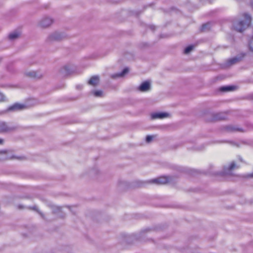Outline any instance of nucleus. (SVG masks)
<instances>
[{
  "label": "nucleus",
  "mask_w": 253,
  "mask_h": 253,
  "mask_svg": "<svg viewBox=\"0 0 253 253\" xmlns=\"http://www.w3.org/2000/svg\"><path fill=\"white\" fill-rule=\"evenodd\" d=\"M20 35V33L17 31H14L9 34L8 38L11 41H14L18 39Z\"/></svg>",
  "instance_id": "dca6fc26"
},
{
  "label": "nucleus",
  "mask_w": 253,
  "mask_h": 253,
  "mask_svg": "<svg viewBox=\"0 0 253 253\" xmlns=\"http://www.w3.org/2000/svg\"><path fill=\"white\" fill-rule=\"evenodd\" d=\"M240 167L236 164L234 161L231 162L229 165L225 166L223 169V173L225 175H232V171Z\"/></svg>",
  "instance_id": "39448f33"
},
{
  "label": "nucleus",
  "mask_w": 253,
  "mask_h": 253,
  "mask_svg": "<svg viewBox=\"0 0 253 253\" xmlns=\"http://www.w3.org/2000/svg\"><path fill=\"white\" fill-rule=\"evenodd\" d=\"M99 173V170L98 169H95L91 171V173L94 175L97 174Z\"/></svg>",
  "instance_id": "cd10ccee"
},
{
  "label": "nucleus",
  "mask_w": 253,
  "mask_h": 253,
  "mask_svg": "<svg viewBox=\"0 0 253 253\" xmlns=\"http://www.w3.org/2000/svg\"><path fill=\"white\" fill-rule=\"evenodd\" d=\"M238 158L241 162H243L242 158L240 156H239Z\"/></svg>",
  "instance_id": "72a5a7b5"
},
{
  "label": "nucleus",
  "mask_w": 253,
  "mask_h": 253,
  "mask_svg": "<svg viewBox=\"0 0 253 253\" xmlns=\"http://www.w3.org/2000/svg\"><path fill=\"white\" fill-rule=\"evenodd\" d=\"M17 127L13 126L11 124L3 122H0V133H8L14 131L17 129Z\"/></svg>",
  "instance_id": "20e7f679"
},
{
  "label": "nucleus",
  "mask_w": 253,
  "mask_h": 253,
  "mask_svg": "<svg viewBox=\"0 0 253 253\" xmlns=\"http://www.w3.org/2000/svg\"><path fill=\"white\" fill-rule=\"evenodd\" d=\"M225 129L227 131L230 132L243 131L242 128L233 125L226 126H225Z\"/></svg>",
  "instance_id": "ddd939ff"
},
{
  "label": "nucleus",
  "mask_w": 253,
  "mask_h": 253,
  "mask_svg": "<svg viewBox=\"0 0 253 253\" xmlns=\"http://www.w3.org/2000/svg\"><path fill=\"white\" fill-rule=\"evenodd\" d=\"M28 209L36 211L38 213H39V214L41 216V217L43 219H45L44 214L42 212H41L39 210H38L37 207L36 206H34L32 207H29Z\"/></svg>",
  "instance_id": "412c9836"
},
{
  "label": "nucleus",
  "mask_w": 253,
  "mask_h": 253,
  "mask_svg": "<svg viewBox=\"0 0 253 253\" xmlns=\"http://www.w3.org/2000/svg\"><path fill=\"white\" fill-rule=\"evenodd\" d=\"M226 118L225 114L224 113H220L216 114L215 115V119L217 120H224Z\"/></svg>",
  "instance_id": "aec40b11"
},
{
  "label": "nucleus",
  "mask_w": 253,
  "mask_h": 253,
  "mask_svg": "<svg viewBox=\"0 0 253 253\" xmlns=\"http://www.w3.org/2000/svg\"><path fill=\"white\" fill-rule=\"evenodd\" d=\"M5 98V97L3 94L0 93V102L5 101L6 100Z\"/></svg>",
  "instance_id": "bb28decb"
},
{
  "label": "nucleus",
  "mask_w": 253,
  "mask_h": 253,
  "mask_svg": "<svg viewBox=\"0 0 253 253\" xmlns=\"http://www.w3.org/2000/svg\"><path fill=\"white\" fill-rule=\"evenodd\" d=\"M128 69L127 68H125L121 72L117 74L112 75L111 77L112 78H116L119 77H122L128 72Z\"/></svg>",
  "instance_id": "2eb2a0df"
},
{
  "label": "nucleus",
  "mask_w": 253,
  "mask_h": 253,
  "mask_svg": "<svg viewBox=\"0 0 253 253\" xmlns=\"http://www.w3.org/2000/svg\"><path fill=\"white\" fill-rule=\"evenodd\" d=\"M99 82V77L98 76H92L88 82L89 85L93 86L97 85Z\"/></svg>",
  "instance_id": "4468645a"
},
{
  "label": "nucleus",
  "mask_w": 253,
  "mask_h": 253,
  "mask_svg": "<svg viewBox=\"0 0 253 253\" xmlns=\"http://www.w3.org/2000/svg\"><path fill=\"white\" fill-rule=\"evenodd\" d=\"M7 151L3 150L0 151V160L8 159L9 157L7 156Z\"/></svg>",
  "instance_id": "6ab92c4d"
},
{
  "label": "nucleus",
  "mask_w": 253,
  "mask_h": 253,
  "mask_svg": "<svg viewBox=\"0 0 253 253\" xmlns=\"http://www.w3.org/2000/svg\"><path fill=\"white\" fill-rule=\"evenodd\" d=\"M53 19L48 17L42 18L39 23V26L42 28H46L50 26L53 23Z\"/></svg>",
  "instance_id": "423d86ee"
},
{
  "label": "nucleus",
  "mask_w": 253,
  "mask_h": 253,
  "mask_svg": "<svg viewBox=\"0 0 253 253\" xmlns=\"http://www.w3.org/2000/svg\"><path fill=\"white\" fill-rule=\"evenodd\" d=\"M26 108V106L19 103H15L13 105L10 106L8 110L9 111H20Z\"/></svg>",
  "instance_id": "f8f14e48"
},
{
  "label": "nucleus",
  "mask_w": 253,
  "mask_h": 253,
  "mask_svg": "<svg viewBox=\"0 0 253 253\" xmlns=\"http://www.w3.org/2000/svg\"><path fill=\"white\" fill-rule=\"evenodd\" d=\"M76 87H77V88H78V89H81V88H82V85H77V86H76Z\"/></svg>",
  "instance_id": "2f4dec72"
},
{
  "label": "nucleus",
  "mask_w": 253,
  "mask_h": 253,
  "mask_svg": "<svg viewBox=\"0 0 253 253\" xmlns=\"http://www.w3.org/2000/svg\"><path fill=\"white\" fill-rule=\"evenodd\" d=\"M66 38V35L62 32L55 31L50 34L46 39L47 43H51L54 42H60Z\"/></svg>",
  "instance_id": "f03ea898"
},
{
  "label": "nucleus",
  "mask_w": 253,
  "mask_h": 253,
  "mask_svg": "<svg viewBox=\"0 0 253 253\" xmlns=\"http://www.w3.org/2000/svg\"><path fill=\"white\" fill-rule=\"evenodd\" d=\"M155 137L153 135H147L146 137V141L147 143H150L153 139Z\"/></svg>",
  "instance_id": "393cba45"
},
{
  "label": "nucleus",
  "mask_w": 253,
  "mask_h": 253,
  "mask_svg": "<svg viewBox=\"0 0 253 253\" xmlns=\"http://www.w3.org/2000/svg\"><path fill=\"white\" fill-rule=\"evenodd\" d=\"M245 54L241 53L234 57L229 59L227 61V64L228 66H231L237 64L242 60Z\"/></svg>",
  "instance_id": "6e6552de"
},
{
  "label": "nucleus",
  "mask_w": 253,
  "mask_h": 253,
  "mask_svg": "<svg viewBox=\"0 0 253 253\" xmlns=\"http://www.w3.org/2000/svg\"><path fill=\"white\" fill-rule=\"evenodd\" d=\"M25 75L31 78L41 79L43 77V73L40 71H26Z\"/></svg>",
  "instance_id": "0eeeda50"
},
{
  "label": "nucleus",
  "mask_w": 253,
  "mask_h": 253,
  "mask_svg": "<svg viewBox=\"0 0 253 253\" xmlns=\"http://www.w3.org/2000/svg\"><path fill=\"white\" fill-rule=\"evenodd\" d=\"M49 207L50 208L54 213H58L61 211V207L52 204H49Z\"/></svg>",
  "instance_id": "f3484780"
},
{
  "label": "nucleus",
  "mask_w": 253,
  "mask_h": 253,
  "mask_svg": "<svg viewBox=\"0 0 253 253\" xmlns=\"http://www.w3.org/2000/svg\"><path fill=\"white\" fill-rule=\"evenodd\" d=\"M93 94L96 97H101L102 95V91L101 90H96L92 92Z\"/></svg>",
  "instance_id": "4be33fe9"
},
{
  "label": "nucleus",
  "mask_w": 253,
  "mask_h": 253,
  "mask_svg": "<svg viewBox=\"0 0 253 253\" xmlns=\"http://www.w3.org/2000/svg\"><path fill=\"white\" fill-rule=\"evenodd\" d=\"M223 142H227L226 141H221V142H219V143H223Z\"/></svg>",
  "instance_id": "c9c22d12"
},
{
  "label": "nucleus",
  "mask_w": 253,
  "mask_h": 253,
  "mask_svg": "<svg viewBox=\"0 0 253 253\" xmlns=\"http://www.w3.org/2000/svg\"><path fill=\"white\" fill-rule=\"evenodd\" d=\"M194 48L193 45H189L185 48L184 49V53L188 54L190 52H191Z\"/></svg>",
  "instance_id": "b1692460"
},
{
  "label": "nucleus",
  "mask_w": 253,
  "mask_h": 253,
  "mask_svg": "<svg viewBox=\"0 0 253 253\" xmlns=\"http://www.w3.org/2000/svg\"><path fill=\"white\" fill-rule=\"evenodd\" d=\"M210 23H206L203 24L201 30L202 31H206L210 29Z\"/></svg>",
  "instance_id": "5701e85b"
},
{
  "label": "nucleus",
  "mask_w": 253,
  "mask_h": 253,
  "mask_svg": "<svg viewBox=\"0 0 253 253\" xmlns=\"http://www.w3.org/2000/svg\"><path fill=\"white\" fill-rule=\"evenodd\" d=\"M249 47L251 51L253 52V37L249 42Z\"/></svg>",
  "instance_id": "a878e982"
},
{
  "label": "nucleus",
  "mask_w": 253,
  "mask_h": 253,
  "mask_svg": "<svg viewBox=\"0 0 253 253\" xmlns=\"http://www.w3.org/2000/svg\"><path fill=\"white\" fill-rule=\"evenodd\" d=\"M138 90L141 92H147L151 89V84L149 81L143 82L138 87Z\"/></svg>",
  "instance_id": "9d476101"
},
{
  "label": "nucleus",
  "mask_w": 253,
  "mask_h": 253,
  "mask_svg": "<svg viewBox=\"0 0 253 253\" xmlns=\"http://www.w3.org/2000/svg\"><path fill=\"white\" fill-rule=\"evenodd\" d=\"M205 148V146L204 145H202L200 147H197L195 149L197 150H202Z\"/></svg>",
  "instance_id": "c85d7f7f"
},
{
  "label": "nucleus",
  "mask_w": 253,
  "mask_h": 253,
  "mask_svg": "<svg viewBox=\"0 0 253 253\" xmlns=\"http://www.w3.org/2000/svg\"><path fill=\"white\" fill-rule=\"evenodd\" d=\"M248 177H253V172L252 173L249 174Z\"/></svg>",
  "instance_id": "473e14b6"
},
{
  "label": "nucleus",
  "mask_w": 253,
  "mask_h": 253,
  "mask_svg": "<svg viewBox=\"0 0 253 253\" xmlns=\"http://www.w3.org/2000/svg\"><path fill=\"white\" fill-rule=\"evenodd\" d=\"M244 20H241L234 23L235 29L239 32H242L250 25L251 22V16L250 15L245 13L244 14Z\"/></svg>",
  "instance_id": "f257e3e1"
},
{
  "label": "nucleus",
  "mask_w": 253,
  "mask_h": 253,
  "mask_svg": "<svg viewBox=\"0 0 253 253\" xmlns=\"http://www.w3.org/2000/svg\"><path fill=\"white\" fill-rule=\"evenodd\" d=\"M235 88V86H222L220 88V90L221 91H229L234 90Z\"/></svg>",
  "instance_id": "a211bd4d"
},
{
  "label": "nucleus",
  "mask_w": 253,
  "mask_h": 253,
  "mask_svg": "<svg viewBox=\"0 0 253 253\" xmlns=\"http://www.w3.org/2000/svg\"><path fill=\"white\" fill-rule=\"evenodd\" d=\"M4 142V140L0 138V144H2Z\"/></svg>",
  "instance_id": "7c9ffc66"
},
{
  "label": "nucleus",
  "mask_w": 253,
  "mask_h": 253,
  "mask_svg": "<svg viewBox=\"0 0 253 253\" xmlns=\"http://www.w3.org/2000/svg\"><path fill=\"white\" fill-rule=\"evenodd\" d=\"M169 181V179L167 177L162 176L157 178L152 179L150 181L151 183L161 185L167 183Z\"/></svg>",
  "instance_id": "1a4fd4ad"
},
{
  "label": "nucleus",
  "mask_w": 253,
  "mask_h": 253,
  "mask_svg": "<svg viewBox=\"0 0 253 253\" xmlns=\"http://www.w3.org/2000/svg\"><path fill=\"white\" fill-rule=\"evenodd\" d=\"M169 114L165 112H157L151 114V117L152 119H164L169 117Z\"/></svg>",
  "instance_id": "9b49d317"
},
{
  "label": "nucleus",
  "mask_w": 253,
  "mask_h": 253,
  "mask_svg": "<svg viewBox=\"0 0 253 253\" xmlns=\"http://www.w3.org/2000/svg\"><path fill=\"white\" fill-rule=\"evenodd\" d=\"M150 28L152 31H154V30L155 29V26L151 25V26H150Z\"/></svg>",
  "instance_id": "c756f323"
},
{
  "label": "nucleus",
  "mask_w": 253,
  "mask_h": 253,
  "mask_svg": "<svg viewBox=\"0 0 253 253\" xmlns=\"http://www.w3.org/2000/svg\"><path fill=\"white\" fill-rule=\"evenodd\" d=\"M76 69L77 68L75 65L68 64L62 67L59 72L62 76H66L74 73Z\"/></svg>",
  "instance_id": "7ed1b4c3"
},
{
  "label": "nucleus",
  "mask_w": 253,
  "mask_h": 253,
  "mask_svg": "<svg viewBox=\"0 0 253 253\" xmlns=\"http://www.w3.org/2000/svg\"><path fill=\"white\" fill-rule=\"evenodd\" d=\"M18 208L20 209H21L23 208V207H22V206L19 205V206H18Z\"/></svg>",
  "instance_id": "f704fd0d"
}]
</instances>
